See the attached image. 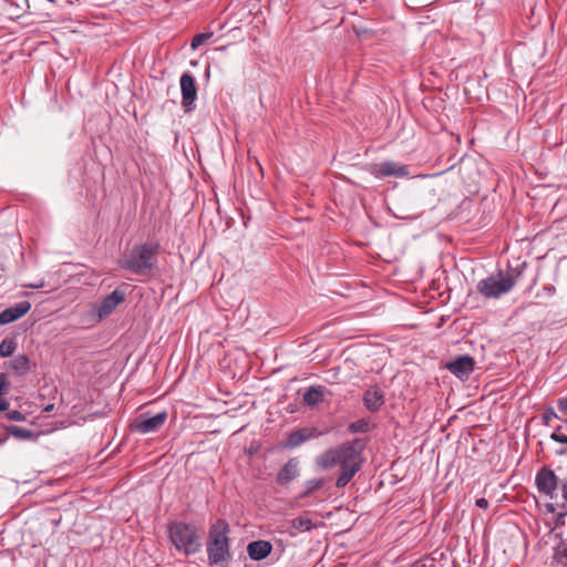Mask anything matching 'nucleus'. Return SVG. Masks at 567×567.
<instances>
[{"instance_id":"obj_31","label":"nucleus","mask_w":567,"mask_h":567,"mask_svg":"<svg viewBox=\"0 0 567 567\" xmlns=\"http://www.w3.org/2000/svg\"><path fill=\"white\" fill-rule=\"evenodd\" d=\"M475 504L477 507L483 508V509H486L489 505L488 501L484 497L477 498Z\"/></svg>"},{"instance_id":"obj_32","label":"nucleus","mask_w":567,"mask_h":567,"mask_svg":"<svg viewBox=\"0 0 567 567\" xmlns=\"http://www.w3.org/2000/svg\"><path fill=\"white\" fill-rule=\"evenodd\" d=\"M9 403L6 399L0 398V412L8 410Z\"/></svg>"},{"instance_id":"obj_5","label":"nucleus","mask_w":567,"mask_h":567,"mask_svg":"<svg viewBox=\"0 0 567 567\" xmlns=\"http://www.w3.org/2000/svg\"><path fill=\"white\" fill-rule=\"evenodd\" d=\"M515 286L513 276L507 272L498 271L491 275L476 285L477 291L486 299H497L509 292Z\"/></svg>"},{"instance_id":"obj_3","label":"nucleus","mask_w":567,"mask_h":567,"mask_svg":"<svg viewBox=\"0 0 567 567\" xmlns=\"http://www.w3.org/2000/svg\"><path fill=\"white\" fill-rule=\"evenodd\" d=\"M167 533L174 547L186 556L195 555L200 550L198 528L194 524L175 520L168 524Z\"/></svg>"},{"instance_id":"obj_21","label":"nucleus","mask_w":567,"mask_h":567,"mask_svg":"<svg viewBox=\"0 0 567 567\" xmlns=\"http://www.w3.org/2000/svg\"><path fill=\"white\" fill-rule=\"evenodd\" d=\"M326 484L324 478H312L305 483L306 489L300 494L299 498H306Z\"/></svg>"},{"instance_id":"obj_36","label":"nucleus","mask_w":567,"mask_h":567,"mask_svg":"<svg viewBox=\"0 0 567 567\" xmlns=\"http://www.w3.org/2000/svg\"><path fill=\"white\" fill-rule=\"evenodd\" d=\"M7 441V437L0 439V445H2Z\"/></svg>"},{"instance_id":"obj_7","label":"nucleus","mask_w":567,"mask_h":567,"mask_svg":"<svg viewBox=\"0 0 567 567\" xmlns=\"http://www.w3.org/2000/svg\"><path fill=\"white\" fill-rule=\"evenodd\" d=\"M167 416L166 411L158 412L155 415L143 413L134 419L131 430L140 434L155 433L165 424Z\"/></svg>"},{"instance_id":"obj_18","label":"nucleus","mask_w":567,"mask_h":567,"mask_svg":"<svg viewBox=\"0 0 567 567\" xmlns=\"http://www.w3.org/2000/svg\"><path fill=\"white\" fill-rule=\"evenodd\" d=\"M324 388L323 386H310L303 393L302 401L308 406H316L323 402Z\"/></svg>"},{"instance_id":"obj_12","label":"nucleus","mask_w":567,"mask_h":567,"mask_svg":"<svg viewBox=\"0 0 567 567\" xmlns=\"http://www.w3.org/2000/svg\"><path fill=\"white\" fill-rule=\"evenodd\" d=\"M299 460L297 457L289 458L276 475V483L285 486L295 481L300 475Z\"/></svg>"},{"instance_id":"obj_6","label":"nucleus","mask_w":567,"mask_h":567,"mask_svg":"<svg viewBox=\"0 0 567 567\" xmlns=\"http://www.w3.org/2000/svg\"><path fill=\"white\" fill-rule=\"evenodd\" d=\"M125 292L115 289L101 300L93 303L90 316L96 321L107 318L122 302L125 301Z\"/></svg>"},{"instance_id":"obj_15","label":"nucleus","mask_w":567,"mask_h":567,"mask_svg":"<svg viewBox=\"0 0 567 567\" xmlns=\"http://www.w3.org/2000/svg\"><path fill=\"white\" fill-rule=\"evenodd\" d=\"M272 548V544L268 540H252L247 545V554L251 560L260 561L271 554Z\"/></svg>"},{"instance_id":"obj_22","label":"nucleus","mask_w":567,"mask_h":567,"mask_svg":"<svg viewBox=\"0 0 567 567\" xmlns=\"http://www.w3.org/2000/svg\"><path fill=\"white\" fill-rule=\"evenodd\" d=\"M372 429V425L369 420L360 419L349 424L348 431L351 434L354 433H368Z\"/></svg>"},{"instance_id":"obj_30","label":"nucleus","mask_w":567,"mask_h":567,"mask_svg":"<svg viewBox=\"0 0 567 567\" xmlns=\"http://www.w3.org/2000/svg\"><path fill=\"white\" fill-rule=\"evenodd\" d=\"M7 384V375L4 373H0V393L6 391Z\"/></svg>"},{"instance_id":"obj_17","label":"nucleus","mask_w":567,"mask_h":567,"mask_svg":"<svg viewBox=\"0 0 567 567\" xmlns=\"http://www.w3.org/2000/svg\"><path fill=\"white\" fill-rule=\"evenodd\" d=\"M550 440L556 443L561 444L563 446L554 450V454L557 456H566L567 455V422L565 425L557 426L553 433L550 434Z\"/></svg>"},{"instance_id":"obj_26","label":"nucleus","mask_w":567,"mask_h":567,"mask_svg":"<svg viewBox=\"0 0 567 567\" xmlns=\"http://www.w3.org/2000/svg\"><path fill=\"white\" fill-rule=\"evenodd\" d=\"M542 419H543V424L544 425H549L551 420L558 419V415H557V413H556L554 408L547 406V408H545V410H544V412L542 414Z\"/></svg>"},{"instance_id":"obj_19","label":"nucleus","mask_w":567,"mask_h":567,"mask_svg":"<svg viewBox=\"0 0 567 567\" xmlns=\"http://www.w3.org/2000/svg\"><path fill=\"white\" fill-rule=\"evenodd\" d=\"M10 368L16 375L23 377L30 371V360L24 354L16 355L10 362Z\"/></svg>"},{"instance_id":"obj_28","label":"nucleus","mask_w":567,"mask_h":567,"mask_svg":"<svg viewBox=\"0 0 567 567\" xmlns=\"http://www.w3.org/2000/svg\"><path fill=\"white\" fill-rule=\"evenodd\" d=\"M557 405L559 411L567 415V398L558 399Z\"/></svg>"},{"instance_id":"obj_33","label":"nucleus","mask_w":567,"mask_h":567,"mask_svg":"<svg viewBox=\"0 0 567 567\" xmlns=\"http://www.w3.org/2000/svg\"><path fill=\"white\" fill-rule=\"evenodd\" d=\"M564 517H565V514H560V515L557 517L556 525H564V524H565V522H564Z\"/></svg>"},{"instance_id":"obj_10","label":"nucleus","mask_w":567,"mask_h":567,"mask_svg":"<svg viewBox=\"0 0 567 567\" xmlns=\"http://www.w3.org/2000/svg\"><path fill=\"white\" fill-rule=\"evenodd\" d=\"M320 435H322V432L318 431L317 427H300L288 434L285 441V447H288L290 450L297 449L307 441L319 437Z\"/></svg>"},{"instance_id":"obj_20","label":"nucleus","mask_w":567,"mask_h":567,"mask_svg":"<svg viewBox=\"0 0 567 567\" xmlns=\"http://www.w3.org/2000/svg\"><path fill=\"white\" fill-rule=\"evenodd\" d=\"M290 525L293 529L300 533L310 532L316 527V524L308 517L307 514L293 518L290 522Z\"/></svg>"},{"instance_id":"obj_2","label":"nucleus","mask_w":567,"mask_h":567,"mask_svg":"<svg viewBox=\"0 0 567 567\" xmlns=\"http://www.w3.org/2000/svg\"><path fill=\"white\" fill-rule=\"evenodd\" d=\"M159 245L144 243L134 245L118 259V267L137 276H147L157 267Z\"/></svg>"},{"instance_id":"obj_34","label":"nucleus","mask_w":567,"mask_h":567,"mask_svg":"<svg viewBox=\"0 0 567 567\" xmlns=\"http://www.w3.org/2000/svg\"><path fill=\"white\" fill-rule=\"evenodd\" d=\"M559 553H561L564 557H567V547L564 546L561 549H559Z\"/></svg>"},{"instance_id":"obj_24","label":"nucleus","mask_w":567,"mask_h":567,"mask_svg":"<svg viewBox=\"0 0 567 567\" xmlns=\"http://www.w3.org/2000/svg\"><path fill=\"white\" fill-rule=\"evenodd\" d=\"M17 348V343L13 339L6 338L0 343V355L3 358L12 355Z\"/></svg>"},{"instance_id":"obj_14","label":"nucleus","mask_w":567,"mask_h":567,"mask_svg":"<svg viewBox=\"0 0 567 567\" xmlns=\"http://www.w3.org/2000/svg\"><path fill=\"white\" fill-rule=\"evenodd\" d=\"M362 402L368 411L379 412L384 404V392L378 385H374L364 391Z\"/></svg>"},{"instance_id":"obj_4","label":"nucleus","mask_w":567,"mask_h":567,"mask_svg":"<svg viewBox=\"0 0 567 567\" xmlns=\"http://www.w3.org/2000/svg\"><path fill=\"white\" fill-rule=\"evenodd\" d=\"M229 526L224 524L220 529L213 526L209 530V540L206 545L208 560L213 565L226 566L231 559L228 539Z\"/></svg>"},{"instance_id":"obj_1","label":"nucleus","mask_w":567,"mask_h":567,"mask_svg":"<svg viewBox=\"0 0 567 567\" xmlns=\"http://www.w3.org/2000/svg\"><path fill=\"white\" fill-rule=\"evenodd\" d=\"M368 441L365 439H353L343 442L337 447H331L316 457V465L322 471H328L340 465L341 471L336 481V486L342 488L361 470L364 458L363 451Z\"/></svg>"},{"instance_id":"obj_11","label":"nucleus","mask_w":567,"mask_h":567,"mask_svg":"<svg viewBox=\"0 0 567 567\" xmlns=\"http://www.w3.org/2000/svg\"><path fill=\"white\" fill-rule=\"evenodd\" d=\"M536 486L540 494L553 498L554 492L557 488V476L549 468H542L535 477Z\"/></svg>"},{"instance_id":"obj_9","label":"nucleus","mask_w":567,"mask_h":567,"mask_svg":"<svg viewBox=\"0 0 567 567\" xmlns=\"http://www.w3.org/2000/svg\"><path fill=\"white\" fill-rule=\"evenodd\" d=\"M474 365V359L468 354H463L449 361L445 368L458 379L465 380L473 372Z\"/></svg>"},{"instance_id":"obj_35","label":"nucleus","mask_w":567,"mask_h":567,"mask_svg":"<svg viewBox=\"0 0 567 567\" xmlns=\"http://www.w3.org/2000/svg\"><path fill=\"white\" fill-rule=\"evenodd\" d=\"M53 409V404H50L45 408V411H51Z\"/></svg>"},{"instance_id":"obj_16","label":"nucleus","mask_w":567,"mask_h":567,"mask_svg":"<svg viewBox=\"0 0 567 567\" xmlns=\"http://www.w3.org/2000/svg\"><path fill=\"white\" fill-rule=\"evenodd\" d=\"M377 178H384L389 176L403 177L408 175V169L404 165H400L392 161L380 163L374 171Z\"/></svg>"},{"instance_id":"obj_23","label":"nucleus","mask_w":567,"mask_h":567,"mask_svg":"<svg viewBox=\"0 0 567 567\" xmlns=\"http://www.w3.org/2000/svg\"><path fill=\"white\" fill-rule=\"evenodd\" d=\"M7 431L10 435L18 440H30L34 436L30 430L17 425L7 427Z\"/></svg>"},{"instance_id":"obj_8","label":"nucleus","mask_w":567,"mask_h":567,"mask_svg":"<svg viewBox=\"0 0 567 567\" xmlns=\"http://www.w3.org/2000/svg\"><path fill=\"white\" fill-rule=\"evenodd\" d=\"M182 92V106L186 113H189L195 107L197 99L196 80L190 72H184L179 79Z\"/></svg>"},{"instance_id":"obj_13","label":"nucleus","mask_w":567,"mask_h":567,"mask_svg":"<svg viewBox=\"0 0 567 567\" xmlns=\"http://www.w3.org/2000/svg\"><path fill=\"white\" fill-rule=\"evenodd\" d=\"M31 310L29 301H20L0 312V326L12 323Z\"/></svg>"},{"instance_id":"obj_29","label":"nucleus","mask_w":567,"mask_h":567,"mask_svg":"<svg viewBox=\"0 0 567 567\" xmlns=\"http://www.w3.org/2000/svg\"><path fill=\"white\" fill-rule=\"evenodd\" d=\"M543 291L547 297H551L556 292V288L551 285H546L543 287Z\"/></svg>"},{"instance_id":"obj_27","label":"nucleus","mask_w":567,"mask_h":567,"mask_svg":"<svg viewBox=\"0 0 567 567\" xmlns=\"http://www.w3.org/2000/svg\"><path fill=\"white\" fill-rule=\"evenodd\" d=\"M8 417H9V420H12V421H23L24 420V415L19 411H10L8 413Z\"/></svg>"},{"instance_id":"obj_37","label":"nucleus","mask_w":567,"mask_h":567,"mask_svg":"<svg viewBox=\"0 0 567 567\" xmlns=\"http://www.w3.org/2000/svg\"><path fill=\"white\" fill-rule=\"evenodd\" d=\"M548 509L553 512L554 511V506L553 505H548Z\"/></svg>"},{"instance_id":"obj_25","label":"nucleus","mask_w":567,"mask_h":567,"mask_svg":"<svg viewBox=\"0 0 567 567\" xmlns=\"http://www.w3.org/2000/svg\"><path fill=\"white\" fill-rule=\"evenodd\" d=\"M213 35V33H198L196 34L193 40H192V43H190V48L192 50H196L198 49L202 44H204L210 37Z\"/></svg>"}]
</instances>
